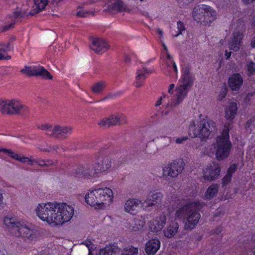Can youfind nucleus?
<instances>
[{"mask_svg":"<svg viewBox=\"0 0 255 255\" xmlns=\"http://www.w3.org/2000/svg\"><path fill=\"white\" fill-rule=\"evenodd\" d=\"M35 211L40 220L51 226L56 227L71 220L74 215V208L65 203L48 202L39 204Z\"/></svg>","mask_w":255,"mask_h":255,"instance_id":"1","label":"nucleus"},{"mask_svg":"<svg viewBox=\"0 0 255 255\" xmlns=\"http://www.w3.org/2000/svg\"><path fill=\"white\" fill-rule=\"evenodd\" d=\"M203 203L199 201L189 203L178 208L175 211V218L185 220L186 230H191L198 224L201 218L199 210L203 207Z\"/></svg>","mask_w":255,"mask_h":255,"instance_id":"2","label":"nucleus"},{"mask_svg":"<svg viewBox=\"0 0 255 255\" xmlns=\"http://www.w3.org/2000/svg\"><path fill=\"white\" fill-rule=\"evenodd\" d=\"M4 224L9 229L10 234L17 238H22L24 241L30 242L36 239L37 231L31 225L26 224L14 218L6 217Z\"/></svg>","mask_w":255,"mask_h":255,"instance_id":"3","label":"nucleus"},{"mask_svg":"<svg viewBox=\"0 0 255 255\" xmlns=\"http://www.w3.org/2000/svg\"><path fill=\"white\" fill-rule=\"evenodd\" d=\"M216 130L215 123L207 118L201 119L197 123L192 121L189 126L190 134L202 140L208 138Z\"/></svg>","mask_w":255,"mask_h":255,"instance_id":"4","label":"nucleus"},{"mask_svg":"<svg viewBox=\"0 0 255 255\" xmlns=\"http://www.w3.org/2000/svg\"><path fill=\"white\" fill-rule=\"evenodd\" d=\"M193 77L187 68L183 69V73L179 85L176 88L175 94L171 103V107H176L182 102L192 85Z\"/></svg>","mask_w":255,"mask_h":255,"instance_id":"5","label":"nucleus"},{"mask_svg":"<svg viewBox=\"0 0 255 255\" xmlns=\"http://www.w3.org/2000/svg\"><path fill=\"white\" fill-rule=\"evenodd\" d=\"M85 199L91 206L100 207L102 204L109 205L112 201V189L110 187L95 189L86 195Z\"/></svg>","mask_w":255,"mask_h":255,"instance_id":"6","label":"nucleus"},{"mask_svg":"<svg viewBox=\"0 0 255 255\" xmlns=\"http://www.w3.org/2000/svg\"><path fill=\"white\" fill-rule=\"evenodd\" d=\"M229 123L226 124L221 135L217 138L215 144L216 157L218 160H223L229 155L232 146V143L229 140Z\"/></svg>","mask_w":255,"mask_h":255,"instance_id":"7","label":"nucleus"},{"mask_svg":"<svg viewBox=\"0 0 255 255\" xmlns=\"http://www.w3.org/2000/svg\"><path fill=\"white\" fill-rule=\"evenodd\" d=\"M192 16L196 21L204 25H209L216 19L217 12L209 5L199 4L194 7Z\"/></svg>","mask_w":255,"mask_h":255,"instance_id":"8","label":"nucleus"},{"mask_svg":"<svg viewBox=\"0 0 255 255\" xmlns=\"http://www.w3.org/2000/svg\"><path fill=\"white\" fill-rule=\"evenodd\" d=\"M0 111L3 114L10 115H20L27 116L29 112L28 107L22 104L19 101L12 99L1 100Z\"/></svg>","mask_w":255,"mask_h":255,"instance_id":"9","label":"nucleus"},{"mask_svg":"<svg viewBox=\"0 0 255 255\" xmlns=\"http://www.w3.org/2000/svg\"><path fill=\"white\" fill-rule=\"evenodd\" d=\"M184 167L182 162L174 160L169 162L162 167V177L166 181L175 178L181 174Z\"/></svg>","mask_w":255,"mask_h":255,"instance_id":"10","label":"nucleus"},{"mask_svg":"<svg viewBox=\"0 0 255 255\" xmlns=\"http://www.w3.org/2000/svg\"><path fill=\"white\" fill-rule=\"evenodd\" d=\"M38 128L45 131V134L55 138H66L72 132V128L69 127L55 126L52 127L48 124L42 125Z\"/></svg>","mask_w":255,"mask_h":255,"instance_id":"11","label":"nucleus"},{"mask_svg":"<svg viewBox=\"0 0 255 255\" xmlns=\"http://www.w3.org/2000/svg\"><path fill=\"white\" fill-rule=\"evenodd\" d=\"M33 1L36 7L31 11L27 12L21 8L17 7L13 10L9 17L14 22H16L25 16L34 15L44 9L47 4V0H33Z\"/></svg>","mask_w":255,"mask_h":255,"instance_id":"12","label":"nucleus"},{"mask_svg":"<svg viewBox=\"0 0 255 255\" xmlns=\"http://www.w3.org/2000/svg\"><path fill=\"white\" fill-rule=\"evenodd\" d=\"M96 165L94 164L80 165L72 171L71 175L77 178H84L94 177L99 173Z\"/></svg>","mask_w":255,"mask_h":255,"instance_id":"13","label":"nucleus"},{"mask_svg":"<svg viewBox=\"0 0 255 255\" xmlns=\"http://www.w3.org/2000/svg\"><path fill=\"white\" fill-rule=\"evenodd\" d=\"M22 74L28 76H38L48 79H52V76L43 67L38 66H25L20 71Z\"/></svg>","mask_w":255,"mask_h":255,"instance_id":"14","label":"nucleus"},{"mask_svg":"<svg viewBox=\"0 0 255 255\" xmlns=\"http://www.w3.org/2000/svg\"><path fill=\"white\" fill-rule=\"evenodd\" d=\"M221 168L218 163L212 162L205 166L203 169L204 178L208 180H213L218 178Z\"/></svg>","mask_w":255,"mask_h":255,"instance_id":"15","label":"nucleus"},{"mask_svg":"<svg viewBox=\"0 0 255 255\" xmlns=\"http://www.w3.org/2000/svg\"><path fill=\"white\" fill-rule=\"evenodd\" d=\"M90 47L91 49L94 51L97 54H102L107 50L110 45L103 39L94 38L91 40Z\"/></svg>","mask_w":255,"mask_h":255,"instance_id":"16","label":"nucleus"},{"mask_svg":"<svg viewBox=\"0 0 255 255\" xmlns=\"http://www.w3.org/2000/svg\"><path fill=\"white\" fill-rule=\"evenodd\" d=\"M167 220L166 216L163 214L157 216L155 219L150 221L149 229L153 232L160 231L164 226Z\"/></svg>","mask_w":255,"mask_h":255,"instance_id":"17","label":"nucleus"},{"mask_svg":"<svg viewBox=\"0 0 255 255\" xmlns=\"http://www.w3.org/2000/svg\"><path fill=\"white\" fill-rule=\"evenodd\" d=\"M243 37L244 34L242 32L239 31L234 32L228 43L230 49L235 52L238 51L242 45Z\"/></svg>","mask_w":255,"mask_h":255,"instance_id":"18","label":"nucleus"},{"mask_svg":"<svg viewBox=\"0 0 255 255\" xmlns=\"http://www.w3.org/2000/svg\"><path fill=\"white\" fill-rule=\"evenodd\" d=\"M243 84V79L239 73H235L230 77L228 80L229 88L233 91H238Z\"/></svg>","mask_w":255,"mask_h":255,"instance_id":"19","label":"nucleus"},{"mask_svg":"<svg viewBox=\"0 0 255 255\" xmlns=\"http://www.w3.org/2000/svg\"><path fill=\"white\" fill-rule=\"evenodd\" d=\"M141 203V201L135 198L127 200L124 205L125 211L131 215H135L137 212V208Z\"/></svg>","mask_w":255,"mask_h":255,"instance_id":"20","label":"nucleus"},{"mask_svg":"<svg viewBox=\"0 0 255 255\" xmlns=\"http://www.w3.org/2000/svg\"><path fill=\"white\" fill-rule=\"evenodd\" d=\"M153 72L151 69H147L143 67L141 69H138L136 71V76L135 77V86L137 88L142 86L143 84L144 80L146 78L147 75Z\"/></svg>","mask_w":255,"mask_h":255,"instance_id":"21","label":"nucleus"},{"mask_svg":"<svg viewBox=\"0 0 255 255\" xmlns=\"http://www.w3.org/2000/svg\"><path fill=\"white\" fill-rule=\"evenodd\" d=\"M0 152L4 153L5 154L8 155V156H9L10 157L12 158L13 159L20 161V162H21L22 163H27L28 165H33V159H30L28 157H24V156L20 157L19 154L15 153L14 152H13L11 149L0 147Z\"/></svg>","mask_w":255,"mask_h":255,"instance_id":"22","label":"nucleus"},{"mask_svg":"<svg viewBox=\"0 0 255 255\" xmlns=\"http://www.w3.org/2000/svg\"><path fill=\"white\" fill-rule=\"evenodd\" d=\"M111 158L108 156H102L98 158L97 162L94 164L96 165L97 170L99 172L106 171L110 168Z\"/></svg>","mask_w":255,"mask_h":255,"instance_id":"23","label":"nucleus"},{"mask_svg":"<svg viewBox=\"0 0 255 255\" xmlns=\"http://www.w3.org/2000/svg\"><path fill=\"white\" fill-rule=\"evenodd\" d=\"M160 246V242L159 240L150 239L146 244L145 251L148 255H153L159 250Z\"/></svg>","mask_w":255,"mask_h":255,"instance_id":"24","label":"nucleus"},{"mask_svg":"<svg viewBox=\"0 0 255 255\" xmlns=\"http://www.w3.org/2000/svg\"><path fill=\"white\" fill-rule=\"evenodd\" d=\"M179 224L177 222L173 221L171 222L164 230V235L167 238L174 237L178 233Z\"/></svg>","mask_w":255,"mask_h":255,"instance_id":"25","label":"nucleus"},{"mask_svg":"<svg viewBox=\"0 0 255 255\" xmlns=\"http://www.w3.org/2000/svg\"><path fill=\"white\" fill-rule=\"evenodd\" d=\"M128 123L127 117L124 114L117 113L113 115V126H121Z\"/></svg>","mask_w":255,"mask_h":255,"instance_id":"26","label":"nucleus"},{"mask_svg":"<svg viewBox=\"0 0 255 255\" xmlns=\"http://www.w3.org/2000/svg\"><path fill=\"white\" fill-rule=\"evenodd\" d=\"M237 105L236 103H231L226 108L225 112V117L227 120H233L237 112Z\"/></svg>","mask_w":255,"mask_h":255,"instance_id":"27","label":"nucleus"},{"mask_svg":"<svg viewBox=\"0 0 255 255\" xmlns=\"http://www.w3.org/2000/svg\"><path fill=\"white\" fill-rule=\"evenodd\" d=\"M145 219L143 216H137L134 219V224L131 226V230L134 231H137L141 229L145 225Z\"/></svg>","mask_w":255,"mask_h":255,"instance_id":"28","label":"nucleus"},{"mask_svg":"<svg viewBox=\"0 0 255 255\" xmlns=\"http://www.w3.org/2000/svg\"><path fill=\"white\" fill-rule=\"evenodd\" d=\"M219 190V186L216 184H213L207 189L204 197L206 199L213 198L217 194Z\"/></svg>","mask_w":255,"mask_h":255,"instance_id":"29","label":"nucleus"},{"mask_svg":"<svg viewBox=\"0 0 255 255\" xmlns=\"http://www.w3.org/2000/svg\"><path fill=\"white\" fill-rule=\"evenodd\" d=\"M148 196L150 199L154 203L155 205L161 203L163 198L162 193L157 190L150 191Z\"/></svg>","mask_w":255,"mask_h":255,"instance_id":"30","label":"nucleus"},{"mask_svg":"<svg viewBox=\"0 0 255 255\" xmlns=\"http://www.w3.org/2000/svg\"><path fill=\"white\" fill-rule=\"evenodd\" d=\"M106 87V83L104 81H100L95 83L92 87V91L96 93L99 94L103 91Z\"/></svg>","mask_w":255,"mask_h":255,"instance_id":"31","label":"nucleus"},{"mask_svg":"<svg viewBox=\"0 0 255 255\" xmlns=\"http://www.w3.org/2000/svg\"><path fill=\"white\" fill-rule=\"evenodd\" d=\"M98 125L101 128L106 129L109 128L112 126V120L111 117L105 118L98 122Z\"/></svg>","mask_w":255,"mask_h":255,"instance_id":"32","label":"nucleus"},{"mask_svg":"<svg viewBox=\"0 0 255 255\" xmlns=\"http://www.w3.org/2000/svg\"><path fill=\"white\" fill-rule=\"evenodd\" d=\"M138 249L132 246L126 247L122 251V255H137Z\"/></svg>","mask_w":255,"mask_h":255,"instance_id":"33","label":"nucleus"},{"mask_svg":"<svg viewBox=\"0 0 255 255\" xmlns=\"http://www.w3.org/2000/svg\"><path fill=\"white\" fill-rule=\"evenodd\" d=\"M112 0H106L103 6V14L106 16L110 15L112 13Z\"/></svg>","mask_w":255,"mask_h":255,"instance_id":"34","label":"nucleus"},{"mask_svg":"<svg viewBox=\"0 0 255 255\" xmlns=\"http://www.w3.org/2000/svg\"><path fill=\"white\" fill-rule=\"evenodd\" d=\"M12 48L11 42H8L7 43L1 42L0 43V51L2 52H6L10 51Z\"/></svg>","mask_w":255,"mask_h":255,"instance_id":"35","label":"nucleus"},{"mask_svg":"<svg viewBox=\"0 0 255 255\" xmlns=\"http://www.w3.org/2000/svg\"><path fill=\"white\" fill-rule=\"evenodd\" d=\"M140 204L144 209H147L148 208L151 207L155 205L154 203L150 199L148 196H147V198L143 202H141Z\"/></svg>","mask_w":255,"mask_h":255,"instance_id":"36","label":"nucleus"},{"mask_svg":"<svg viewBox=\"0 0 255 255\" xmlns=\"http://www.w3.org/2000/svg\"><path fill=\"white\" fill-rule=\"evenodd\" d=\"M94 13L93 12L88 11L85 10H81L76 12V15L79 17H85L89 16V15H93Z\"/></svg>","mask_w":255,"mask_h":255,"instance_id":"37","label":"nucleus"},{"mask_svg":"<svg viewBox=\"0 0 255 255\" xmlns=\"http://www.w3.org/2000/svg\"><path fill=\"white\" fill-rule=\"evenodd\" d=\"M247 66L249 75H252L255 72V63L252 61H248L247 62Z\"/></svg>","mask_w":255,"mask_h":255,"instance_id":"38","label":"nucleus"},{"mask_svg":"<svg viewBox=\"0 0 255 255\" xmlns=\"http://www.w3.org/2000/svg\"><path fill=\"white\" fill-rule=\"evenodd\" d=\"M177 25L178 32L174 35L175 37H177L180 34H181L182 33V31H184L185 30L184 25L182 22L180 21H178Z\"/></svg>","mask_w":255,"mask_h":255,"instance_id":"39","label":"nucleus"},{"mask_svg":"<svg viewBox=\"0 0 255 255\" xmlns=\"http://www.w3.org/2000/svg\"><path fill=\"white\" fill-rule=\"evenodd\" d=\"M100 255H112V246H106L100 251Z\"/></svg>","mask_w":255,"mask_h":255,"instance_id":"40","label":"nucleus"},{"mask_svg":"<svg viewBox=\"0 0 255 255\" xmlns=\"http://www.w3.org/2000/svg\"><path fill=\"white\" fill-rule=\"evenodd\" d=\"M178 4L181 6H186L192 3L194 0H176Z\"/></svg>","mask_w":255,"mask_h":255,"instance_id":"41","label":"nucleus"},{"mask_svg":"<svg viewBox=\"0 0 255 255\" xmlns=\"http://www.w3.org/2000/svg\"><path fill=\"white\" fill-rule=\"evenodd\" d=\"M58 146L57 145L49 146L48 148H43L42 150L44 151H48L53 153H57V149Z\"/></svg>","mask_w":255,"mask_h":255,"instance_id":"42","label":"nucleus"},{"mask_svg":"<svg viewBox=\"0 0 255 255\" xmlns=\"http://www.w3.org/2000/svg\"><path fill=\"white\" fill-rule=\"evenodd\" d=\"M250 250L251 252L255 255V234L252 237L251 242L250 243Z\"/></svg>","mask_w":255,"mask_h":255,"instance_id":"43","label":"nucleus"},{"mask_svg":"<svg viewBox=\"0 0 255 255\" xmlns=\"http://www.w3.org/2000/svg\"><path fill=\"white\" fill-rule=\"evenodd\" d=\"M237 169V165L235 163L232 164L228 169L227 173L232 176V174L236 171Z\"/></svg>","mask_w":255,"mask_h":255,"instance_id":"44","label":"nucleus"},{"mask_svg":"<svg viewBox=\"0 0 255 255\" xmlns=\"http://www.w3.org/2000/svg\"><path fill=\"white\" fill-rule=\"evenodd\" d=\"M34 163H36L40 166H46L48 165V164L44 160L38 159H33V164Z\"/></svg>","mask_w":255,"mask_h":255,"instance_id":"45","label":"nucleus"},{"mask_svg":"<svg viewBox=\"0 0 255 255\" xmlns=\"http://www.w3.org/2000/svg\"><path fill=\"white\" fill-rule=\"evenodd\" d=\"M232 176L229 175L228 173L224 176V177L222 179V182L223 185H226L228 183H229L231 181Z\"/></svg>","mask_w":255,"mask_h":255,"instance_id":"46","label":"nucleus"},{"mask_svg":"<svg viewBox=\"0 0 255 255\" xmlns=\"http://www.w3.org/2000/svg\"><path fill=\"white\" fill-rule=\"evenodd\" d=\"M121 252V249L117 243L113 244V254H119Z\"/></svg>","mask_w":255,"mask_h":255,"instance_id":"47","label":"nucleus"},{"mask_svg":"<svg viewBox=\"0 0 255 255\" xmlns=\"http://www.w3.org/2000/svg\"><path fill=\"white\" fill-rule=\"evenodd\" d=\"M3 190L0 189V207L2 208H4L5 205L3 202Z\"/></svg>","mask_w":255,"mask_h":255,"instance_id":"48","label":"nucleus"},{"mask_svg":"<svg viewBox=\"0 0 255 255\" xmlns=\"http://www.w3.org/2000/svg\"><path fill=\"white\" fill-rule=\"evenodd\" d=\"M187 139V137L183 136L177 138L175 139V142L177 144L182 143L184 141H186Z\"/></svg>","mask_w":255,"mask_h":255,"instance_id":"49","label":"nucleus"},{"mask_svg":"<svg viewBox=\"0 0 255 255\" xmlns=\"http://www.w3.org/2000/svg\"><path fill=\"white\" fill-rule=\"evenodd\" d=\"M137 12L141 13L145 17H148L149 16V13L147 11L145 10H141L140 9H137Z\"/></svg>","mask_w":255,"mask_h":255,"instance_id":"50","label":"nucleus"},{"mask_svg":"<svg viewBox=\"0 0 255 255\" xmlns=\"http://www.w3.org/2000/svg\"><path fill=\"white\" fill-rule=\"evenodd\" d=\"M226 96V93L225 91L221 92L219 95L218 99L220 101L222 100Z\"/></svg>","mask_w":255,"mask_h":255,"instance_id":"51","label":"nucleus"},{"mask_svg":"<svg viewBox=\"0 0 255 255\" xmlns=\"http://www.w3.org/2000/svg\"><path fill=\"white\" fill-rule=\"evenodd\" d=\"M11 58V57L9 55H7L6 56H4V55L2 53V52L0 51V60L5 59L9 60Z\"/></svg>","mask_w":255,"mask_h":255,"instance_id":"52","label":"nucleus"},{"mask_svg":"<svg viewBox=\"0 0 255 255\" xmlns=\"http://www.w3.org/2000/svg\"><path fill=\"white\" fill-rule=\"evenodd\" d=\"M91 242L90 241H86L85 243V245L88 247L89 251V255H92V254L90 252V246H91Z\"/></svg>","mask_w":255,"mask_h":255,"instance_id":"53","label":"nucleus"},{"mask_svg":"<svg viewBox=\"0 0 255 255\" xmlns=\"http://www.w3.org/2000/svg\"><path fill=\"white\" fill-rule=\"evenodd\" d=\"M175 85L174 84H171L169 85V89H168V92L169 93L172 94L173 93V90L174 88Z\"/></svg>","mask_w":255,"mask_h":255,"instance_id":"54","label":"nucleus"},{"mask_svg":"<svg viewBox=\"0 0 255 255\" xmlns=\"http://www.w3.org/2000/svg\"><path fill=\"white\" fill-rule=\"evenodd\" d=\"M99 0H86L84 3L86 4H92L98 1Z\"/></svg>","mask_w":255,"mask_h":255,"instance_id":"55","label":"nucleus"},{"mask_svg":"<svg viewBox=\"0 0 255 255\" xmlns=\"http://www.w3.org/2000/svg\"><path fill=\"white\" fill-rule=\"evenodd\" d=\"M162 99V97H160V98L156 101L155 106L158 107L160 106L161 104V100Z\"/></svg>","mask_w":255,"mask_h":255,"instance_id":"56","label":"nucleus"},{"mask_svg":"<svg viewBox=\"0 0 255 255\" xmlns=\"http://www.w3.org/2000/svg\"><path fill=\"white\" fill-rule=\"evenodd\" d=\"M231 54H232V52L231 51L228 52L227 50L225 51V56H226L227 59H229L231 57Z\"/></svg>","mask_w":255,"mask_h":255,"instance_id":"57","label":"nucleus"},{"mask_svg":"<svg viewBox=\"0 0 255 255\" xmlns=\"http://www.w3.org/2000/svg\"><path fill=\"white\" fill-rule=\"evenodd\" d=\"M251 45L253 48L255 47V36L252 39Z\"/></svg>","mask_w":255,"mask_h":255,"instance_id":"58","label":"nucleus"},{"mask_svg":"<svg viewBox=\"0 0 255 255\" xmlns=\"http://www.w3.org/2000/svg\"><path fill=\"white\" fill-rule=\"evenodd\" d=\"M125 61L127 63H129L130 61V58L129 56L126 55L125 57Z\"/></svg>","mask_w":255,"mask_h":255,"instance_id":"59","label":"nucleus"},{"mask_svg":"<svg viewBox=\"0 0 255 255\" xmlns=\"http://www.w3.org/2000/svg\"><path fill=\"white\" fill-rule=\"evenodd\" d=\"M245 3L249 4L255 1V0H242Z\"/></svg>","mask_w":255,"mask_h":255,"instance_id":"60","label":"nucleus"},{"mask_svg":"<svg viewBox=\"0 0 255 255\" xmlns=\"http://www.w3.org/2000/svg\"><path fill=\"white\" fill-rule=\"evenodd\" d=\"M172 64V68H173L174 71L175 73H177V67H176V66L175 65V63L174 62H173Z\"/></svg>","mask_w":255,"mask_h":255,"instance_id":"61","label":"nucleus"},{"mask_svg":"<svg viewBox=\"0 0 255 255\" xmlns=\"http://www.w3.org/2000/svg\"><path fill=\"white\" fill-rule=\"evenodd\" d=\"M157 32L160 34L161 36H162L163 35V31L161 29H160V28H157Z\"/></svg>","mask_w":255,"mask_h":255,"instance_id":"62","label":"nucleus"},{"mask_svg":"<svg viewBox=\"0 0 255 255\" xmlns=\"http://www.w3.org/2000/svg\"><path fill=\"white\" fill-rule=\"evenodd\" d=\"M12 25H13V24H10L8 26H5L4 30H8L10 28H11L12 26Z\"/></svg>","mask_w":255,"mask_h":255,"instance_id":"63","label":"nucleus"},{"mask_svg":"<svg viewBox=\"0 0 255 255\" xmlns=\"http://www.w3.org/2000/svg\"><path fill=\"white\" fill-rule=\"evenodd\" d=\"M0 255H5V254L3 252L0 251Z\"/></svg>","mask_w":255,"mask_h":255,"instance_id":"64","label":"nucleus"}]
</instances>
